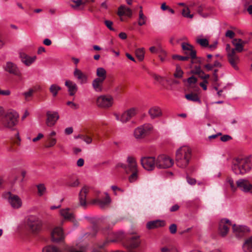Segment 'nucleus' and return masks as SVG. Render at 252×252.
Returning a JSON list of instances; mask_svg holds the SVG:
<instances>
[{
	"instance_id": "nucleus-14",
	"label": "nucleus",
	"mask_w": 252,
	"mask_h": 252,
	"mask_svg": "<svg viewBox=\"0 0 252 252\" xmlns=\"http://www.w3.org/2000/svg\"><path fill=\"white\" fill-rule=\"evenodd\" d=\"M64 238L62 228L57 227L55 228L51 233V239L53 242H59Z\"/></svg>"
},
{
	"instance_id": "nucleus-42",
	"label": "nucleus",
	"mask_w": 252,
	"mask_h": 252,
	"mask_svg": "<svg viewBox=\"0 0 252 252\" xmlns=\"http://www.w3.org/2000/svg\"><path fill=\"white\" fill-rule=\"evenodd\" d=\"M185 97L189 100L196 102L200 101V99L197 94H189L185 95Z\"/></svg>"
},
{
	"instance_id": "nucleus-13",
	"label": "nucleus",
	"mask_w": 252,
	"mask_h": 252,
	"mask_svg": "<svg viewBox=\"0 0 252 252\" xmlns=\"http://www.w3.org/2000/svg\"><path fill=\"white\" fill-rule=\"evenodd\" d=\"M46 124L48 126H53L59 118V116L57 112L48 111L46 113Z\"/></svg>"
},
{
	"instance_id": "nucleus-16",
	"label": "nucleus",
	"mask_w": 252,
	"mask_h": 252,
	"mask_svg": "<svg viewBox=\"0 0 252 252\" xmlns=\"http://www.w3.org/2000/svg\"><path fill=\"white\" fill-rule=\"evenodd\" d=\"M73 75L81 84L87 83L88 82V76L84 74L81 70L76 68L74 69Z\"/></svg>"
},
{
	"instance_id": "nucleus-58",
	"label": "nucleus",
	"mask_w": 252,
	"mask_h": 252,
	"mask_svg": "<svg viewBox=\"0 0 252 252\" xmlns=\"http://www.w3.org/2000/svg\"><path fill=\"white\" fill-rule=\"evenodd\" d=\"M169 231H170V232L171 233V234H175L176 233V231H177V225L176 224L173 223V224H172L170 225L169 226Z\"/></svg>"
},
{
	"instance_id": "nucleus-4",
	"label": "nucleus",
	"mask_w": 252,
	"mask_h": 252,
	"mask_svg": "<svg viewBox=\"0 0 252 252\" xmlns=\"http://www.w3.org/2000/svg\"><path fill=\"white\" fill-rule=\"evenodd\" d=\"M18 114L15 111L9 110L0 118L1 124L7 128L13 127L17 122Z\"/></svg>"
},
{
	"instance_id": "nucleus-33",
	"label": "nucleus",
	"mask_w": 252,
	"mask_h": 252,
	"mask_svg": "<svg viewBox=\"0 0 252 252\" xmlns=\"http://www.w3.org/2000/svg\"><path fill=\"white\" fill-rule=\"evenodd\" d=\"M114 116L117 120L121 121L123 123H126V122L129 121L130 119L128 117V115L126 112V111L122 113V114L120 116L117 114H115Z\"/></svg>"
},
{
	"instance_id": "nucleus-5",
	"label": "nucleus",
	"mask_w": 252,
	"mask_h": 252,
	"mask_svg": "<svg viewBox=\"0 0 252 252\" xmlns=\"http://www.w3.org/2000/svg\"><path fill=\"white\" fill-rule=\"evenodd\" d=\"M173 163V159L164 155H159L156 159V167L159 169L170 168Z\"/></svg>"
},
{
	"instance_id": "nucleus-39",
	"label": "nucleus",
	"mask_w": 252,
	"mask_h": 252,
	"mask_svg": "<svg viewBox=\"0 0 252 252\" xmlns=\"http://www.w3.org/2000/svg\"><path fill=\"white\" fill-rule=\"evenodd\" d=\"M144 48H138L135 50V55L136 57L140 61H142L144 58Z\"/></svg>"
},
{
	"instance_id": "nucleus-21",
	"label": "nucleus",
	"mask_w": 252,
	"mask_h": 252,
	"mask_svg": "<svg viewBox=\"0 0 252 252\" xmlns=\"http://www.w3.org/2000/svg\"><path fill=\"white\" fill-rule=\"evenodd\" d=\"M165 225V222L164 220H156L148 222L146 227L148 229H153L164 226Z\"/></svg>"
},
{
	"instance_id": "nucleus-19",
	"label": "nucleus",
	"mask_w": 252,
	"mask_h": 252,
	"mask_svg": "<svg viewBox=\"0 0 252 252\" xmlns=\"http://www.w3.org/2000/svg\"><path fill=\"white\" fill-rule=\"evenodd\" d=\"M140 244L139 236L138 235L132 236L129 238L127 241V247L130 248L138 247Z\"/></svg>"
},
{
	"instance_id": "nucleus-10",
	"label": "nucleus",
	"mask_w": 252,
	"mask_h": 252,
	"mask_svg": "<svg viewBox=\"0 0 252 252\" xmlns=\"http://www.w3.org/2000/svg\"><path fill=\"white\" fill-rule=\"evenodd\" d=\"M182 48L185 53H189V54L191 58L193 60H195V62H198L201 63V60L199 58H196V51L193 49V46L188 43L183 42L181 44Z\"/></svg>"
},
{
	"instance_id": "nucleus-2",
	"label": "nucleus",
	"mask_w": 252,
	"mask_h": 252,
	"mask_svg": "<svg viewBox=\"0 0 252 252\" xmlns=\"http://www.w3.org/2000/svg\"><path fill=\"white\" fill-rule=\"evenodd\" d=\"M191 157V149L188 146H183L176 152V161L178 166L181 168L186 167Z\"/></svg>"
},
{
	"instance_id": "nucleus-57",
	"label": "nucleus",
	"mask_w": 252,
	"mask_h": 252,
	"mask_svg": "<svg viewBox=\"0 0 252 252\" xmlns=\"http://www.w3.org/2000/svg\"><path fill=\"white\" fill-rule=\"evenodd\" d=\"M162 252H178L175 248L164 247L161 249Z\"/></svg>"
},
{
	"instance_id": "nucleus-52",
	"label": "nucleus",
	"mask_w": 252,
	"mask_h": 252,
	"mask_svg": "<svg viewBox=\"0 0 252 252\" xmlns=\"http://www.w3.org/2000/svg\"><path fill=\"white\" fill-rule=\"evenodd\" d=\"M141 126L144 129V132L146 134L148 132L150 131L153 129V126L149 124L144 125Z\"/></svg>"
},
{
	"instance_id": "nucleus-15",
	"label": "nucleus",
	"mask_w": 252,
	"mask_h": 252,
	"mask_svg": "<svg viewBox=\"0 0 252 252\" xmlns=\"http://www.w3.org/2000/svg\"><path fill=\"white\" fill-rule=\"evenodd\" d=\"M90 190V188L87 186H84L81 189L79 194V199L80 205L82 207L86 206V196Z\"/></svg>"
},
{
	"instance_id": "nucleus-55",
	"label": "nucleus",
	"mask_w": 252,
	"mask_h": 252,
	"mask_svg": "<svg viewBox=\"0 0 252 252\" xmlns=\"http://www.w3.org/2000/svg\"><path fill=\"white\" fill-rule=\"evenodd\" d=\"M104 24L107 28L109 29L110 31H115V29L112 27L113 24V22L110 20H107L104 21Z\"/></svg>"
},
{
	"instance_id": "nucleus-63",
	"label": "nucleus",
	"mask_w": 252,
	"mask_h": 252,
	"mask_svg": "<svg viewBox=\"0 0 252 252\" xmlns=\"http://www.w3.org/2000/svg\"><path fill=\"white\" fill-rule=\"evenodd\" d=\"M180 209V206L178 204H175L170 208L169 211L170 212H174L177 211Z\"/></svg>"
},
{
	"instance_id": "nucleus-3",
	"label": "nucleus",
	"mask_w": 252,
	"mask_h": 252,
	"mask_svg": "<svg viewBox=\"0 0 252 252\" xmlns=\"http://www.w3.org/2000/svg\"><path fill=\"white\" fill-rule=\"evenodd\" d=\"M26 226L30 231L34 234L38 233L42 229L43 222L37 216L30 215L26 220Z\"/></svg>"
},
{
	"instance_id": "nucleus-37",
	"label": "nucleus",
	"mask_w": 252,
	"mask_h": 252,
	"mask_svg": "<svg viewBox=\"0 0 252 252\" xmlns=\"http://www.w3.org/2000/svg\"><path fill=\"white\" fill-rule=\"evenodd\" d=\"M42 252H62L55 246L52 245L47 246L44 247L42 250Z\"/></svg>"
},
{
	"instance_id": "nucleus-54",
	"label": "nucleus",
	"mask_w": 252,
	"mask_h": 252,
	"mask_svg": "<svg viewBox=\"0 0 252 252\" xmlns=\"http://www.w3.org/2000/svg\"><path fill=\"white\" fill-rule=\"evenodd\" d=\"M79 184V182L78 179H76L74 181H71L67 183V186L70 187H76Z\"/></svg>"
},
{
	"instance_id": "nucleus-32",
	"label": "nucleus",
	"mask_w": 252,
	"mask_h": 252,
	"mask_svg": "<svg viewBox=\"0 0 252 252\" xmlns=\"http://www.w3.org/2000/svg\"><path fill=\"white\" fill-rule=\"evenodd\" d=\"M243 249L245 252H252V236L245 241Z\"/></svg>"
},
{
	"instance_id": "nucleus-27",
	"label": "nucleus",
	"mask_w": 252,
	"mask_h": 252,
	"mask_svg": "<svg viewBox=\"0 0 252 252\" xmlns=\"http://www.w3.org/2000/svg\"><path fill=\"white\" fill-rule=\"evenodd\" d=\"M149 114L152 119H155L161 116L162 112L159 107L158 106H154L149 109Z\"/></svg>"
},
{
	"instance_id": "nucleus-51",
	"label": "nucleus",
	"mask_w": 252,
	"mask_h": 252,
	"mask_svg": "<svg viewBox=\"0 0 252 252\" xmlns=\"http://www.w3.org/2000/svg\"><path fill=\"white\" fill-rule=\"evenodd\" d=\"M227 182L229 184L232 191H235L236 190V187L234 185L233 180L230 177L227 178Z\"/></svg>"
},
{
	"instance_id": "nucleus-23",
	"label": "nucleus",
	"mask_w": 252,
	"mask_h": 252,
	"mask_svg": "<svg viewBox=\"0 0 252 252\" xmlns=\"http://www.w3.org/2000/svg\"><path fill=\"white\" fill-rule=\"evenodd\" d=\"M128 166H127L128 173L130 171H137V163L135 158L131 156H129L127 158Z\"/></svg>"
},
{
	"instance_id": "nucleus-49",
	"label": "nucleus",
	"mask_w": 252,
	"mask_h": 252,
	"mask_svg": "<svg viewBox=\"0 0 252 252\" xmlns=\"http://www.w3.org/2000/svg\"><path fill=\"white\" fill-rule=\"evenodd\" d=\"M172 58L174 60H177L179 61H187L189 59V57L188 56H182L177 55H173Z\"/></svg>"
},
{
	"instance_id": "nucleus-47",
	"label": "nucleus",
	"mask_w": 252,
	"mask_h": 252,
	"mask_svg": "<svg viewBox=\"0 0 252 252\" xmlns=\"http://www.w3.org/2000/svg\"><path fill=\"white\" fill-rule=\"evenodd\" d=\"M183 74V71H182L180 66L179 65H177L176 71L174 74V77L176 78H181L182 77Z\"/></svg>"
},
{
	"instance_id": "nucleus-38",
	"label": "nucleus",
	"mask_w": 252,
	"mask_h": 252,
	"mask_svg": "<svg viewBox=\"0 0 252 252\" xmlns=\"http://www.w3.org/2000/svg\"><path fill=\"white\" fill-rule=\"evenodd\" d=\"M61 90V88L56 84H52L49 88L50 92L52 94L54 97L57 96L58 92Z\"/></svg>"
},
{
	"instance_id": "nucleus-25",
	"label": "nucleus",
	"mask_w": 252,
	"mask_h": 252,
	"mask_svg": "<svg viewBox=\"0 0 252 252\" xmlns=\"http://www.w3.org/2000/svg\"><path fill=\"white\" fill-rule=\"evenodd\" d=\"M65 85L68 88L69 94L71 96L74 95L77 91V85L71 81L66 80Z\"/></svg>"
},
{
	"instance_id": "nucleus-64",
	"label": "nucleus",
	"mask_w": 252,
	"mask_h": 252,
	"mask_svg": "<svg viewBox=\"0 0 252 252\" xmlns=\"http://www.w3.org/2000/svg\"><path fill=\"white\" fill-rule=\"evenodd\" d=\"M232 139V137L228 135H224L220 137L221 141L223 142H226Z\"/></svg>"
},
{
	"instance_id": "nucleus-24",
	"label": "nucleus",
	"mask_w": 252,
	"mask_h": 252,
	"mask_svg": "<svg viewBox=\"0 0 252 252\" xmlns=\"http://www.w3.org/2000/svg\"><path fill=\"white\" fill-rule=\"evenodd\" d=\"M246 43L245 41L241 39H234L232 40V44L235 47L234 49H235V52L236 53V51L238 52H241L243 50V47Z\"/></svg>"
},
{
	"instance_id": "nucleus-40",
	"label": "nucleus",
	"mask_w": 252,
	"mask_h": 252,
	"mask_svg": "<svg viewBox=\"0 0 252 252\" xmlns=\"http://www.w3.org/2000/svg\"><path fill=\"white\" fill-rule=\"evenodd\" d=\"M38 191V195L39 196L43 195L46 191V188L43 184H40L36 185Z\"/></svg>"
},
{
	"instance_id": "nucleus-8",
	"label": "nucleus",
	"mask_w": 252,
	"mask_h": 252,
	"mask_svg": "<svg viewBox=\"0 0 252 252\" xmlns=\"http://www.w3.org/2000/svg\"><path fill=\"white\" fill-rule=\"evenodd\" d=\"M6 195L8 201L12 208L18 209L22 206V200L18 195L13 194L10 192H7Z\"/></svg>"
},
{
	"instance_id": "nucleus-18",
	"label": "nucleus",
	"mask_w": 252,
	"mask_h": 252,
	"mask_svg": "<svg viewBox=\"0 0 252 252\" xmlns=\"http://www.w3.org/2000/svg\"><path fill=\"white\" fill-rule=\"evenodd\" d=\"M232 228L233 232L238 237H241L245 232L250 231L249 228L246 226H237L236 224L232 225Z\"/></svg>"
},
{
	"instance_id": "nucleus-36",
	"label": "nucleus",
	"mask_w": 252,
	"mask_h": 252,
	"mask_svg": "<svg viewBox=\"0 0 252 252\" xmlns=\"http://www.w3.org/2000/svg\"><path fill=\"white\" fill-rule=\"evenodd\" d=\"M40 87H35L34 88L30 89L28 92H25L23 94L25 96V99L28 100L29 98L32 95L34 92L40 89Z\"/></svg>"
},
{
	"instance_id": "nucleus-28",
	"label": "nucleus",
	"mask_w": 252,
	"mask_h": 252,
	"mask_svg": "<svg viewBox=\"0 0 252 252\" xmlns=\"http://www.w3.org/2000/svg\"><path fill=\"white\" fill-rule=\"evenodd\" d=\"M113 235L115 236V239L112 240H106L103 243L102 245H99V247L100 248H103L105 246H106L109 242H115L117 241L121 240L123 238V234L121 232L118 233H114Z\"/></svg>"
},
{
	"instance_id": "nucleus-7",
	"label": "nucleus",
	"mask_w": 252,
	"mask_h": 252,
	"mask_svg": "<svg viewBox=\"0 0 252 252\" xmlns=\"http://www.w3.org/2000/svg\"><path fill=\"white\" fill-rule=\"evenodd\" d=\"M141 165L146 170L152 171L156 166V159L153 157H145L141 158Z\"/></svg>"
},
{
	"instance_id": "nucleus-20",
	"label": "nucleus",
	"mask_w": 252,
	"mask_h": 252,
	"mask_svg": "<svg viewBox=\"0 0 252 252\" xmlns=\"http://www.w3.org/2000/svg\"><path fill=\"white\" fill-rule=\"evenodd\" d=\"M6 71L17 76H20L21 73L16 65L11 62H8L5 66Z\"/></svg>"
},
{
	"instance_id": "nucleus-56",
	"label": "nucleus",
	"mask_w": 252,
	"mask_h": 252,
	"mask_svg": "<svg viewBox=\"0 0 252 252\" xmlns=\"http://www.w3.org/2000/svg\"><path fill=\"white\" fill-rule=\"evenodd\" d=\"M197 79L194 76H192L187 79V82L189 85L194 84L197 82Z\"/></svg>"
},
{
	"instance_id": "nucleus-22",
	"label": "nucleus",
	"mask_w": 252,
	"mask_h": 252,
	"mask_svg": "<svg viewBox=\"0 0 252 252\" xmlns=\"http://www.w3.org/2000/svg\"><path fill=\"white\" fill-rule=\"evenodd\" d=\"M117 14L119 16L126 15L130 18L132 15V11L129 8L121 5L118 8Z\"/></svg>"
},
{
	"instance_id": "nucleus-50",
	"label": "nucleus",
	"mask_w": 252,
	"mask_h": 252,
	"mask_svg": "<svg viewBox=\"0 0 252 252\" xmlns=\"http://www.w3.org/2000/svg\"><path fill=\"white\" fill-rule=\"evenodd\" d=\"M88 2V0H76L74 2L76 4L75 6H72L73 7H77L81 5H85Z\"/></svg>"
},
{
	"instance_id": "nucleus-31",
	"label": "nucleus",
	"mask_w": 252,
	"mask_h": 252,
	"mask_svg": "<svg viewBox=\"0 0 252 252\" xmlns=\"http://www.w3.org/2000/svg\"><path fill=\"white\" fill-rule=\"evenodd\" d=\"M96 74L98 79L104 81L107 76V72L106 70L103 67H98L96 70Z\"/></svg>"
},
{
	"instance_id": "nucleus-17",
	"label": "nucleus",
	"mask_w": 252,
	"mask_h": 252,
	"mask_svg": "<svg viewBox=\"0 0 252 252\" xmlns=\"http://www.w3.org/2000/svg\"><path fill=\"white\" fill-rule=\"evenodd\" d=\"M105 197L104 200H101L99 199H94L91 201L92 204H98V205L101 208H104L105 206L109 204L111 201L110 197L109 196L108 193L106 192Z\"/></svg>"
},
{
	"instance_id": "nucleus-34",
	"label": "nucleus",
	"mask_w": 252,
	"mask_h": 252,
	"mask_svg": "<svg viewBox=\"0 0 252 252\" xmlns=\"http://www.w3.org/2000/svg\"><path fill=\"white\" fill-rule=\"evenodd\" d=\"M134 135L136 139H141L144 137L146 134L145 133L143 128L140 126L134 130Z\"/></svg>"
},
{
	"instance_id": "nucleus-62",
	"label": "nucleus",
	"mask_w": 252,
	"mask_h": 252,
	"mask_svg": "<svg viewBox=\"0 0 252 252\" xmlns=\"http://www.w3.org/2000/svg\"><path fill=\"white\" fill-rule=\"evenodd\" d=\"M66 104L69 106L71 108L74 109H77L78 108L79 106L78 104L74 103L72 101H68L66 103Z\"/></svg>"
},
{
	"instance_id": "nucleus-35",
	"label": "nucleus",
	"mask_w": 252,
	"mask_h": 252,
	"mask_svg": "<svg viewBox=\"0 0 252 252\" xmlns=\"http://www.w3.org/2000/svg\"><path fill=\"white\" fill-rule=\"evenodd\" d=\"M141 10L139 11V18L138 20V24L139 26H141L146 24L147 17L144 15L142 10V7L140 6Z\"/></svg>"
},
{
	"instance_id": "nucleus-41",
	"label": "nucleus",
	"mask_w": 252,
	"mask_h": 252,
	"mask_svg": "<svg viewBox=\"0 0 252 252\" xmlns=\"http://www.w3.org/2000/svg\"><path fill=\"white\" fill-rule=\"evenodd\" d=\"M138 108L136 107H132L130 108L127 110L126 111L128 117L131 119L132 118L134 117L138 112Z\"/></svg>"
},
{
	"instance_id": "nucleus-46",
	"label": "nucleus",
	"mask_w": 252,
	"mask_h": 252,
	"mask_svg": "<svg viewBox=\"0 0 252 252\" xmlns=\"http://www.w3.org/2000/svg\"><path fill=\"white\" fill-rule=\"evenodd\" d=\"M57 140L56 138L48 137V141L47 142V144L45 145V147L46 148H50L54 146L56 143Z\"/></svg>"
},
{
	"instance_id": "nucleus-12",
	"label": "nucleus",
	"mask_w": 252,
	"mask_h": 252,
	"mask_svg": "<svg viewBox=\"0 0 252 252\" xmlns=\"http://www.w3.org/2000/svg\"><path fill=\"white\" fill-rule=\"evenodd\" d=\"M237 187L244 192H252V184L246 179H241L236 182Z\"/></svg>"
},
{
	"instance_id": "nucleus-9",
	"label": "nucleus",
	"mask_w": 252,
	"mask_h": 252,
	"mask_svg": "<svg viewBox=\"0 0 252 252\" xmlns=\"http://www.w3.org/2000/svg\"><path fill=\"white\" fill-rule=\"evenodd\" d=\"M232 226L229 220L226 219L221 220L219 223V231L220 234L222 236H225L229 231V228Z\"/></svg>"
},
{
	"instance_id": "nucleus-11",
	"label": "nucleus",
	"mask_w": 252,
	"mask_h": 252,
	"mask_svg": "<svg viewBox=\"0 0 252 252\" xmlns=\"http://www.w3.org/2000/svg\"><path fill=\"white\" fill-rule=\"evenodd\" d=\"M228 61L231 65L236 70L239 69V67L237 66V64L239 62V58L236 54L235 52V49L230 51L227 54Z\"/></svg>"
},
{
	"instance_id": "nucleus-43",
	"label": "nucleus",
	"mask_w": 252,
	"mask_h": 252,
	"mask_svg": "<svg viewBox=\"0 0 252 252\" xmlns=\"http://www.w3.org/2000/svg\"><path fill=\"white\" fill-rule=\"evenodd\" d=\"M149 50L153 54L162 53L164 55H165V51L160 47L152 46L149 48Z\"/></svg>"
},
{
	"instance_id": "nucleus-26",
	"label": "nucleus",
	"mask_w": 252,
	"mask_h": 252,
	"mask_svg": "<svg viewBox=\"0 0 252 252\" xmlns=\"http://www.w3.org/2000/svg\"><path fill=\"white\" fill-rule=\"evenodd\" d=\"M20 57L22 62L28 66L33 63L36 59L35 56L30 57L25 54V53L21 54Z\"/></svg>"
},
{
	"instance_id": "nucleus-45",
	"label": "nucleus",
	"mask_w": 252,
	"mask_h": 252,
	"mask_svg": "<svg viewBox=\"0 0 252 252\" xmlns=\"http://www.w3.org/2000/svg\"><path fill=\"white\" fill-rule=\"evenodd\" d=\"M196 43L203 47L209 46V41L206 38H197L196 40Z\"/></svg>"
},
{
	"instance_id": "nucleus-60",
	"label": "nucleus",
	"mask_w": 252,
	"mask_h": 252,
	"mask_svg": "<svg viewBox=\"0 0 252 252\" xmlns=\"http://www.w3.org/2000/svg\"><path fill=\"white\" fill-rule=\"evenodd\" d=\"M191 72L192 74H198V73H203V71L200 66H195L194 69L191 71Z\"/></svg>"
},
{
	"instance_id": "nucleus-59",
	"label": "nucleus",
	"mask_w": 252,
	"mask_h": 252,
	"mask_svg": "<svg viewBox=\"0 0 252 252\" xmlns=\"http://www.w3.org/2000/svg\"><path fill=\"white\" fill-rule=\"evenodd\" d=\"M153 77L154 78V79L158 81L159 83H160L161 84H163V82L164 80V79L163 77H162L159 75H156V74L154 75Z\"/></svg>"
},
{
	"instance_id": "nucleus-6",
	"label": "nucleus",
	"mask_w": 252,
	"mask_h": 252,
	"mask_svg": "<svg viewBox=\"0 0 252 252\" xmlns=\"http://www.w3.org/2000/svg\"><path fill=\"white\" fill-rule=\"evenodd\" d=\"M113 98L109 95H100L97 98L96 104L100 108H107L110 107L113 104Z\"/></svg>"
},
{
	"instance_id": "nucleus-29",
	"label": "nucleus",
	"mask_w": 252,
	"mask_h": 252,
	"mask_svg": "<svg viewBox=\"0 0 252 252\" xmlns=\"http://www.w3.org/2000/svg\"><path fill=\"white\" fill-rule=\"evenodd\" d=\"M103 81L95 78L92 82V86L96 92H101L102 91V84Z\"/></svg>"
},
{
	"instance_id": "nucleus-30",
	"label": "nucleus",
	"mask_w": 252,
	"mask_h": 252,
	"mask_svg": "<svg viewBox=\"0 0 252 252\" xmlns=\"http://www.w3.org/2000/svg\"><path fill=\"white\" fill-rule=\"evenodd\" d=\"M60 214L65 220L73 221L74 219L73 214L70 212L69 209L68 208L61 210Z\"/></svg>"
},
{
	"instance_id": "nucleus-53",
	"label": "nucleus",
	"mask_w": 252,
	"mask_h": 252,
	"mask_svg": "<svg viewBox=\"0 0 252 252\" xmlns=\"http://www.w3.org/2000/svg\"><path fill=\"white\" fill-rule=\"evenodd\" d=\"M204 10V6L200 5L197 6L196 10L197 12V13L201 15V16L203 17H206L207 16V14H204L202 13V11Z\"/></svg>"
},
{
	"instance_id": "nucleus-61",
	"label": "nucleus",
	"mask_w": 252,
	"mask_h": 252,
	"mask_svg": "<svg viewBox=\"0 0 252 252\" xmlns=\"http://www.w3.org/2000/svg\"><path fill=\"white\" fill-rule=\"evenodd\" d=\"M235 33L232 31L228 30L225 33V36L232 39L235 36Z\"/></svg>"
},
{
	"instance_id": "nucleus-1",
	"label": "nucleus",
	"mask_w": 252,
	"mask_h": 252,
	"mask_svg": "<svg viewBox=\"0 0 252 252\" xmlns=\"http://www.w3.org/2000/svg\"><path fill=\"white\" fill-rule=\"evenodd\" d=\"M251 166L249 158L238 157L233 160L232 169L236 174H244L251 170Z\"/></svg>"
},
{
	"instance_id": "nucleus-48",
	"label": "nucleus",
	"mask_w": 252,
	"mask_h": 252,
	"mask_svg": "<svg viewBox=\"0 0 252 252\" xmlns=\"http://www.w3.org/2000/svg\"><path fill=\"white\" fill-rule=\"evenodd\" d=\"M132 173L129 177V181L132 183L135 181L137 179V170L131 171Z\"/></svg>"
},
{
	"instance_id": "nucleus-44",
	"label": "nucleus",
	"mask_w": 252,
	"mask_h": 252,
	"mask_svg": "<svg viewBox=\"0 0 252 252\" xmlns=\"http://www.w3.org/2000/svg\"><path fill=\"white\" fill-rule=\"evenodd\" d=\"M182 14L184 17L186 18L192 19L193 17V14L190 13V10L188 7L182 10Z\"/></svg>"
}]
</instances>
